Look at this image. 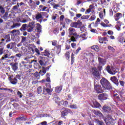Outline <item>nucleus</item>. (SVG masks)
<instances>
[{
    "label": "nucleus",
    "instance_id": "f257e3e1",
    "mask_svg": "<svg viewBox=\"0 0 125 125\" xmlns=\"http://www.w3.org/2000/svg\"><path fill=\"white\" fill-rule=\"evenodd\" d=\"M98 61L99 63L97 68L96 67L92 68L91 72L94 79L97 81H99V80L102 79V77H101L99 72H101L103 70V66L106 65L107 61H106V59H103V58L98 57Z\"/></svg>",
    "mask_w": 125,
    "mask_h": 125
},
{
    "label": "nucleus",
    "instance_id": "f03ea898",
    "mask_svg": "<svg viewBox=\"0 0 125 125\" xmlns=\"http://www.w3.org/2000/svg\"><path fill=\"white\" fill-rule=\"evenodd\" d=\"M80 37V35L77 33L76 29L73 27H69L68 29V38H70L69 41L73 42H77V40Z\"/></svg>",
    "mask_w": 125,
    "mask_h": 125
},
{
    "label": "nucleus",
    "instance_id": "7ed1b4c3",
    "mask_svg": "<svg viewBox=\"0 0 125 125\" xmlns=\"http://www.w3.org/2000/svg\"><path fill=\"white\" fill-rule=\"evenodd\" d=\"M100 83L103 87V88L105 90H111L113 88L112 84L108 80H107L105 77H102V80L100 81Z\"/></svg>",
    "mask_w": 125,
    "mask_h": 125
},
{
    "label": "nucleus",
    "instance_id": "20e7f679",
    "mask_svg": "<svg viewBox=\"0 0 125 125\" xmlns=\"http://www.w3.org/2000/svg\"><path fill=\"white\" fill-rule=\"evenodd\" d=\"M50 67H51V65L48 66L47 67H42V69L40 71L39 73L36 72L34 73V76L37 80H40V78L41 77L40 75L42 76L45 75V74H46V72H48V71H49Z\"/></svg>",
    "mask_w": 125,
    "mask_h": 125
},
{
    "label": "nucleus",
    "instance_id": "39448f33",
    "mask_svg": "<svg viewBox=\"0 0 125 125\" xmlns=\"http://www.w3.org/2000/svg\"><path fill=\"white\" fill-rule=\"evenodd\" d=\"M10 55L8 54H5V55H3V56L0 59V64L1 63H3L4 60H5V59H10L8 60V61H12V62H16V57L15 56H10Z\"/></svg>",
    "mask_w": 125,
    "mask_h": 125
},
{
    "label": "nucleus",
    "instance_id": "423d86ee",
    "mask_svg": "<svg viewBox=\"0 0 125 125\" xmlns=\"http://www.w3.org/2000/svg\"><path fill=\"white\" fill-rule=\"evenodd\" d=\"M8 80L12 84H16L18 83V80H21V75L17 74L15 77L12 75L9 76Z\"/></svg>",
    "mask_w": 125,
    "mask_h": 125
},
{
    "label": "nucleus",
    "instance_id": "0eeeda50",
    "mask_svg": "<svg viewBox=\"0 0 125 125\" xmlns=\"http://www.w3.org/2000/svg\"><path fill=\"white\" fill-rule=\"evenodd\" d=\"M94 89L96 91L97 93H102L104 92V89L102 88L101 85L98 83L94 84Z\"/></svg>",
    "mask_w": 125,
    "mask_h": 125
},
{
    "label": "nucleus",
    "instance_id": "6e6552de",
    "mask_svg": "<svg viewBox=\"0 0 125 125\" xmlns=\"http://www.w3.org/2000/svg\"><path fill=\"white\" fill-rule=\"evenodd\" d=\"M104 121L106 125H111L114 122V118L112 117V115L108 114L107 116V118L104 119Z\"/></svg>",
    "mask_w": 125,
    "mask_h": 125
},
{
    "label": "nucleus",
    "instance_id": "1a4fd4ad",
    "mask_svg": "<svg viewBox=\"0 0 125 125\" xmlns=\"http://www.w3.org/2000/svg\"><path fill=\"white\" fill-rule=\"evenodd\" d=\"M62 111L61 112V116L62 118H65L66 116L68 115V114L71 112V110L69 108H66L65 107H62Z\"/></svg>",
    "mask_w": 125,
    "mask_h": 125
},
{
    "label": "nucleus",
    "instance_id": "9d476101",
    "mask_svg": "<svg viewBox=\"0 0 125 125\" xmlns=\"http://www.w3.org/2000/svg\"><path fill=\"white\" fill-rule=\"evenodd\" d=\"M108 97H109V95L107 94L102 93L100 94L98 96V99L101 101H104L105 100H107V99H108Z\"/></svg>",
    "mask_w": 125,
    "mask_h": 125
},
{
    "label": "nucleus",
    "instance_id": "9b49d317",
    "mask_svg": "<svg viewBox=\"0 0 125 125\" xmlns=\"http://www.w3.org/2000/svg\"><path fill=\"white\" fill-rule=\"evenodd\" d=\"M52 91H53V89L50 88H46L45 87H43V94H44V95H51Z\"/></svg>",
    "mask_w": 125,
    "mask_h": 125
},
{
    "label": "nucleus",
    "instance_id": "f8f14e48",
    "mask_svg": "<svg viewBox=\"0 0 125 125\" xmlns=\"http://www.w3.org/2000/svg\"><path fill=\"white\" fill-rule=\"evenodd\" d=\"M35 23V21L29 22V24L27 26V32H28V33H31V32L34 31V28L36 27Z\"/></svg>",
    "mask_w": 125,
    "mask_h": 125
},
{
    "label": "nucleus",
    "instance_id": "ddd939ff",
    "mask_svg": "<svg viewBox=\"0 0 125 125\" xmlns=\"http://www.w3.org/2000/svg\"><path fill=\"white\" fill-rule=\"evenodd\" d=\"M113 9L114 12L117 13L120 10V3L114 2L113 3Z\"/></svg>",
    "mask_w": 125,
    "mask_h": 125
},
{
    "label": "nucleus",
    "instance_id": "4468645a",
    "mask_svg": "<svg viewBox=\"0 0 125 125\" xmlns=\"http://www.w3.org/2000/svg\"><path fill=\"white\" fill-rule=\"evenodd\" d=\"M21 121H27V117L23 115L21 117L20 116L18 118H16L15 119V123L18 124V123H20Z\"/></svg>",
    "mask_w": 125,
    "mask_h": 125
},
{
    "label": "nucleus",
    "instance_id": "2eb2a0df",
    "mask_svg": "<svg viewBox=\"0 0 125 125\" xmlns=\"http://www.w3.org/2000/svg\"><path fill=\"white\" fill-rule=\"evenodd\" d=\"M45 57H41V60L39 61V63L42 67H44L46 65V62H45Z\"/></svg>",
    "mask_w": 125,
    "mask_h": 125
},
{
    "label": "nucleus",
    "instance_id": "dca6fc26",
    "mask_svg": "<svg viewBox=\"0 0 125 125\" xmlns=\"http://www.w3.org/2000/svg\"><path fill=\"white\" fill-rule=\"evenodd\" d=\"M41 55H42V56L49 57V56H50V51L48 49H46L43 52H41Z\"/></svg>",
    "mask_w": 125,
    "mask_h": 125
},
{
    "label": "nucleus",
    "instance_id": "f3484780",
    "mask_svg": "<svg viewBox=\"0 0 125 125\" xmlns=\"http://www.w3.org/2000/svg\"><path fill=\"white\" fill-rule=\"evenodd\" d=\"M10 66H11V68L13 71H17L18 69V63L17 62H11L10 63Z\"/></svg>",
    "mask_w": 125,
    "mask_h": 125
},
{
    "label": "nucleus",
    "instance_id": "a211bd4d",
    "mask_svg": "<svg viewBox=\"0 0 125 125\" xmlns=\"http://www.w3.org/2000/svg\"><path fill=\"white\" fill-rule=\"evenodd\" d=\"M115 21H119L121 18H123V14L121 13H117L114 15Z\"/></svg>",
    "mask_w": 125,
    "mask_h": 125
},
{
    "label": "nucleus",
    "instance_id": "6ab92c4d",
    "mask_svg": "<svg viewBox=\"0 0 125 125\" xmlns=\"http://www.w3.org/2000/svg\"><path fill=\"white\" fill-rule=\"evenodd\" d=\"M110 81H111V82L113 83H115V84H116L117 86H119V80H118V78H117L115 76L111 77L110 78Z\"/></svg>",
    "mask_w": 125,
    "mask_h": 125
},
{
    "label": "nucleus",
    "instance_id": "aec40b11",
    "mask_svg": "<svg viewBox=\"0 0 125 125\" xmlns=\"http://www.w3.org/2000/svg\"><path fill=\"white\" fill-rule=\"evenodd\" d=\"M92 107H93V108H97L98 109H101V108H102L101 104H100L96 101H93Z\"/></svg>",
    "mask_w": 125,
    "mask_h": 125
},
{
    "label": "nucleus",
    "instance_id": "412c9836",
    "mask_svg": "<svg viewBox=\"0 0 125 125\" xmlns=\"http://www.w3.org/2000/svg\"><path fill=\"white\" fill-rule=\"evenodd\" d=\"M70 27L71 28H76V29H80L81 26L80 25V23L78 22H73L70 24Z\"/></svg>",
    "mask_w": 125,
    "mask_h": 125
},
{
    "label": "nucleus",
    "instance_id": "4be33fe9",
    "mask_svg": "<svg viewBox=\"0 0 125 125\" xmlns=\"http://www.w3.org/2000/svg\"><path fill=\"white\" fill-rule=\"evenodd\" d=\"M102 109L105 112V113H110V112H111V107L108 105H104Z\"/></svg>",
    "mask_w": 125,
    "mask_h": 125
},
{
    "label": "nucleus",
    "instance_id": "5701e85b",
    "mask_svg": "<svg viewBox=\"0 0 125 125\" xmlns=\"http://www.w3.org/2000/svg\"><path fill=\"white\" fill-rule=\"evenodd\" d=\"M16 44V43L15 42H11L9 44H8L6 47L8 49H13L14 48V46H15V45Z\"/></svg>",
    "mask_w": 125,
    "mask_h": 125
},
{
    "label": "nucleus",
    "instance_id": "b1692460",
    "mask_svg": "<svg viewBox=\"0 0 125 125\" xmlns=\"http://www.w3.org/2000/svg\"><path fill=\"white\" fill-rule=\"evenodd\" d=\"M93 112L94 114V115H96V116H98V117H103V114L102 113H101V111L100 110H93Z\"/></svg>",
    "mask_w": 125,
    "mask_h": 125
},
{
    "label": "nucleus",
    "instance_id": "393cba45",
    "mask_svg": "<svg viewBox=\"0 0 125 125\" xmlns=\"http://www.w3.org/2000/svg\"><path fill=\"white\" fill-rule=\"evenodd\" d=\"M47 9V7L43 6V5H40L39 6V10L40 11H49V9H47V10H45V9Z\"/></svg>",
    "mask_w": 125,
    "mask_h": 125
},
{
    "label": "nucleus",
    "instance_id": "a878e982",
    "mask_svg": "<svg viewBox=\"0 0 125 125\" xmlns=\"http://www.w3.org/2000/svg\"><path fill=\"white\" fill-rule=\"evenodd\" d=\"M35 26L37 32L39 33H42V25L40 23H37Z\"/></svg>",
    "mask_w": 125,
    "mask_h": 125
},
{
    "label": "nucleus",
    "instance_id": "bb28decb",
    "mask_svg": "<svg viewBox=\"0 0 125 125\" xmlns=\"http://www.w3.org/2000/svg\"><path fill=\"white\" fill-rule=\"evenodd\" d=\"M50 83L51 81L50 80V77H47V78L45 79H43L42 81L40 82V83Z\"/></svg>",
    "mask_w": 125,
    "mask_h": 125
},
{
    "label": "nucleus",
    "instance_id": "cd10ccee",
    "mask_svg": "<svg viewBox=\"0 0 125 125\" xmlns=\"http://www.w3.org/2000/svg\"><path fill=\"white\" fill-rule=\"evenodd\" d=\"M27 63L28 62H26L22 61L21 63H20V68H23V67H24V68H26L27 66H28V65L26 64H27Z\"/></svg>",
    "mask_w": 125,
    "mask_h": 125
},
{
    "label": "nucleus",
    "instance_id": "c85d7f7f",
    "mask_svg": "<svg viewBox=\"0 0 125 125\" xmlns=\"http://www.w3.org/2000/svg\"><path fill=\"white\" fill-rule=\"evenodd\" d=\"M21 26V23H14L13 25L11 26L10 29H14V28H18V27H20Z\"/></svg>",
    "mask_w": 125,
    "mask_h": 125
},
{
    "label": "nucleus",
    "instance_id": "c756f323",
    "mask_svg": "<svg viewBox=\"0 0 125 125\" xmlns=\"http://www.w3.org/2000/svg\"><path fill=\"white\" fill-rule=\"evenodd\" d=\"M62 90V86H59L55 88V91L56 93H60Z\"/></svg>",
    "mask_w": 125,
    "mask_h": 125
},
{
    "label": "nucleus",
    "instance_id": "7c9ffc66",
    "mask_svg": "<svg viewBox=\"0 0 125 125\" xmlns=\"http://www.w3.org/2000/svg\"><path fill=\"white\" fill-rule=\"evenodd\" d=\"M91 48L97 52H98L100 50L99 47L97 45H93L91 47Z\"/></svg>",
    "mask_w": 125,
    "mask_h": 125
},
{
    "label": "nucleus",
    "instance_id": "2f4dec72",
    "mask_svg": "<svg viewBox=\"0 0 125 125\" xmlns=\"http://www.w3.org/2000/svg\"><path fill=\"white\" fill-rule=\"evenodd\" d=\"M2 18H3V19H4V20H7V19H8V18H9V17L8 16V11H6L5 12V14L2 17Z\"/></svg>",
    "mask_w": 125,
    "mask_h": 125
},
{
    "label": "nucleus",
    "instance_id": "473e14b6",
    "mask_svg": "<svg viewBox=\"0 0 125 125\" xmlns=\"http://www.w3.org/2000/svg\"><path fill=\"white\" fill-rule=\"evenodd\" d=\"M106 70L107 72L109 73V74H110V75H114V73H113L111 70V66L110 65H107L106 66Z\"/></svg>",
    "mask_w": 125,
    "mask_h": 125
},
{
    "label": "nucleus",
    "instance_id": "72a5a7b5",
    "mask_svg": "<svg viewBox=\"0 0 125 125\" xmlns=\"http://www.w3.org/2000/svg\"><path fill=\"white\" fill-rule=\"evenodd\" d=\"M27 28H28V25L25 23L22 24L21 27L20 28L21 31H26Z\"/></svg>",
    "mask_w": 125,
    "mask_h": 125
},
{
    "label": "nucleus",
    "instance_id": "f704fd0d",
    "mask_svg": "<svg viewBox=\"0 0 125 125\" xmlns=\"http://www.w3.org/2000/svg\"><path fill=\"white\" fill-rule=\"evenodd\" d=\"M21 50L23 52V54H27L28 53V49H27L26 46L21 47Z\"/></svg>",
    "mask_w": 125,
    "mask_h": 125
},
{
    "label": "nucleus",
    "instance_id": "c9c22d12",
    "mask_svg": "<svg viewBox=\"0 0 125 125\" xmlns=\"http://www.w3.org/2000/svg\"><path fill=\"white\" fill-rule=\"evenodd\" d=\"M108 49H109L111 52L114 53L116 51V49L113 46H111L110 45L108 46L107 47Z\"/></svg>",
    "mask_w": 125,
    "mask_h": 125
},
{
    "label": "nucleus",
    "instance_id": "e433bc0d",
    "mask_svg": "<svg viewBox=\"0 0 125 125\" xmlns=\"http://www.w3.org/2000/svg\"><path fill=\"white\" fill-rule=\"evenodd\" d=\"M75 54L72 53L71 54V65H73L74 64V62H75Z\"/></svg>",
    "mask_w": 125,
    "mask_h": 125
},
{
    "label": "nucleus",
    "instance_id": "4c0bfd02",
    "mask_svg": "<svg viewBox=\"0 0 125 125\" xmlns=\"http://www.w3.org/2000/svg\"><path fill=\"white\" fill-rule=\"evenodd\" d=\"M64 56L65 57L66 59L67 60H69L70 59V52L69 51H67L66 52Z\"/></svg>",
    "mask_w": 125,
    "mask_h": 125
},
{
    "label": "nucleus",
    "instance_id": "58836bf2",
    "mask_svg": "<svg viewBox=\"0 0 125 125\" xmlns=\"http://www.w3.org/2000/svg\"><path fill=\"white\" fill-rule=\"evenodd\" d=\"M80 38H82L83 40H86V34L85 33L81 34L79 35L78 39H80Z\"/></svg>",
    "mask_w": 125,
    "mask_h": 125
},
{
    "label": "nucleus",
    "instance_id": "ea45409f",
    "mask_svg": "<svg viewBox=\"0 0 125 125\" xmlns=\"http://www.w3.org/2000/svg\"><path fill=\"white\" fill-rule=\"evenodd\" d=\"M36 20H39L41 19V18H42V15L41 13H39L37 15H36V16L35 17Z\"/></svg>",
    "mask_w": 125,
    "mask_h": 125
},
{
    "label": "nucleus",
    "instance_id": "a19ab883",
    "mask_svg": "<svg viewBox=\"0 0 125 125\" xmlns=\"http://www.w3.org/2000/svg\"><path fill=\"white\" fill-rule=\"evenodd\" d=\"M0 12L2 14H4V13H5V9H4V8L1 5H0Z\"/></svg>",
    "mask_w": 125,
    "mask_h": 125
},
{
    "label": "nucleus",
    "instance_id": "79ce46f5",
    "mask_svg": "<svg viewBox=\"0 0 125 125\" xmlns=\"http://www.w3.org/2000/svg\"><path fill=\"white\" fill-rule=\"evenodd\" d=\"M28 50L29 51H28V53L29 54L32 53H32H35V50H34V48H33V47H29Z\"/></svg>",
    "mask_w": 125,
    "mask_h": 125
},
{
    "label": "nucleus",
    "instance_id": "37998d69",
    "mask_svg": "<svg viewBox=\"0 0 125 125\" xmlns=\"http://www.w3.org/2000/svg\"><path fill=\"white\" fill-rule=\"evenodd\" d=\"M95 122H96V124H97V125H104V122H103L102 121H100L98 119H95Z\"/></svg>",
    "mask_w": 125,
    "mask_h": 125
},
{
    "label": "nucleus",
    "instance_id": "c03bdc74",
    "mask_svg": "<svg viewBox=\"0 0 125 125\" xmlns=\"http://www.w3.org/2000/svg\"><path fill=\"white\" fill-rule=\"evenodd\" d=\"M56 103H59L60 102V98L58 97V96H56V97L54 98Z\"/></svg>",
    "mask_w": 125,
    "mask_h": 125
},
{
    "label": "nucleus",
    "instance_id": "a18cd8bd",
    "mask_svg": "<svg viewBox=\"0 0 125 125\" xmlns=\"http://www.w3.org/2000/svg\"><path fill=\"white\" fill-rule=\"evenodd\" d=\"M42 91V87L41 86H39L37 88V93L38 94H41Z\"/></svg>",
    "mask_w": 125,
    "mask_h": 125
},
{
    "label": "nucleus",
    "instance_id": "49530a36",
    "mask_svg": "<svg viewBox=\"0 0 125 125\" xmlns=\"http://www.w3.org/2000/svg\"><path fill=\"white\" fill-rule=\"evenodd\" d=\"M90 15H83L81 17V19L83 20L84 19H88L90 17Z\"/></svg>",
    "mask_w": 125,
    "mask_h": 125
},
{
    "label": "nucleus",
    "instance_id": "de8ad7c7",
    "mask_svg": "<svg viewBox=\"0 0 125 125\" xmlns=\"http://www.w3.org/2000/svg\"><path fill=\"white\" fill-rule=\"evenodd\" d=\"M80 50H82V48H81V47H79L76 51L74 52L75 55H78L79 52H80Z\"/></svg>",
    "mask_w": 125,
    "mask_h": 125
},
{
    "label": "nucleus",
    "instance_id": "09e8293b",
    "mask_svg": "<svg viewBox=\"0 0 125 125\" xmlns=\"http://www.w3.org/2000/svg\"><path fill=\"white\" fill-rule=\"evenodd\" d=\"M21 42H22V43L27 41V37L21 36Z\"/></svg>",
    "mask_w": 125,
    "mask_h": 125
},
{
    "label": "nucleus",
    "instance_id": "8fccbe9b",
    "mask_svg": "<svg viewBox=\"0 0 125 125\" xmlns=\"http://www.w3.org/2000/svg\"><path fill=\"white\" fill-rule=\"evenodd\" d=\"M35 51L36 53V56H40L41 55V53L40 52V50H39L38 48H35Z\"/></svg>",
    "mask_w": 125,
    "mask_h": 125
},
{
    "label": "nucleus",
    "instance_id": "3c124183",
    "mask_svg": "<svg viewBox=\"0 0 125 125\" xmlns=\"http://www.w3.org/2000/svg\"><path fill=\"white\" fill-rule=\"evenodd\" d=\"M56 47L57 48V53H60V51H61V46L60 45H57Z\"/></svg>",
    "mask_w": 125,
    "mask_h": 125
},
{
    "label": "nucleus",
    "instance_id": "603ef678",
    "mask_svg": "<svg viewBox=\"0 0 125 125\" xmlns=\"http://www.w3.org/2000/svg\"><path fill=\"white\" fill-rule=\"evenodd\" d=\"M17 94L18 96H19V97L20 98H21V97H23V94H22L21 92H20V91H18L17 92Z\"/></svg>",
    "mask_w": 125,
    "mask_h": 125
},
{
    "label": "nucleus",
    "instance_id": "864d4df0",
    "mask_svg": "<svg viewBox=\"0 0 125 125\" xmlns=\"http://www.w3.org/2000/svg\"><path fill=\"white\" fill-rule=\"evenodd\" d=\"M3 52H4V47L0 48V55H2V54H3Z\"/></svg>",
    "mask_w": 125,
    "mask_h": 125
},
{
    "label": "nucleus",
    "instance_id": "5fc2aeb1",
    "mask_svg": "<svg viewBox=\"0 0 125 125\" xmlns=\"http://www.w3.org/2000/svg\"><path fill=\"white\" fill-rule=\"evenodd\" d=\"M95 18H96V17L95 16V15H93L91 16V17L89 19V20L90 21H93L95 20Z\"/></svg>",
    "mask_w": 125,
    "mask_h": 125
},
{
    "label": "nucleus",
    "instance_id": "6e6d98bb",
    "mask_svg": "<svg viewBox=\"0 0 125 125\" xmlns=\"http://www.w3.org/2000/svg\"><path fill=\"white\" fill-rule=\"evenodd\" d=\"M57 44V41L54 40L52 41V45H53L54 46H56Z\"/></svg>",
    "mask_w": 125,
    "mask_h": 125
},
{
    "label": "nucleus",
    "instance_id": "4d7b16f0",
    "mask_svg": "<svg viewBox=\"0 0 125 125\" xmlns=\"http://www.w3.org/2000/svg\"><path fill=\"white\" fill-rule=\"evenodd\" d=\"M101 26H103V27H104V28H106V27H109V24H105L104 22H102L101 24Z\"/></svg>",
    "mask_w": 125,
    "mask_h": 125
},
{
    "label": "nucleus",
    "instance_id": "13d9d810",
    "mask_svg": "<svg viewBox=\"0 0 125 125\" xmlns=\"http://www.w3.org/2000/svg\"><path fill=\"white\" fill-rule=\"evenodd\" d=\"M65 22L67 24H70L72 22V20L66 18L65 19Z\"/></svg>",
    "mask_w": 125,
    "mask_h": 125
},
{
    "label": "nucleus",
    "instance_id": "bf43d9fd",
    "mask_svg": "<svg viewBox=\"0 0 125 125\" xmlns=\"http://www.w3.org/2000/svg\"><path fill=\"white\" fill-rule=\"evenodd\" d=\"M57 123H58L57 121H52V122H50V125H57V124H58Z\"/></svg>",
    "mask_w": 125,
    "mask_h": 125
},
{
    "label": "nucleus",
    "instance_id": "052dcab7",
    "mask_svg": "<svg viewBox=\"0 0 125 125\" xmlns=\"http://www.w3.org/2000/svg\"><path fill=\"white\" fill-rule=\"evenodd\" d=\"M101 4H104V5H106L107 4V2L106 1V0H101Z\"/></svg>",
    "mask_w": 125,
    "mask_h": 125
},
{
    "label": "nucleus",
    "instance_id": "680f3d73",
    "mask_svg": "<svg viewBox=\"0 0 125 125\" xmlns=\"http://www.w3.org/2000/svg\"><path fill=\"white\" fill-rule=\"evenodd\" d=\"M115 28L117 31H121V25H117L115 26Z\"/></svg>",
    "mask_w": 125,
    "mask_h": 125
},
{
    "label": "nucleus",
    "instance_id": "e2e57ef3",
    "mask_svg": "<svg viewBox=\"0 0 125 125\" xmlns=\"http://www.w3.org/2000/svg\"><path fill=\"white\" fill-rule=\"evenodd\" d=\"M16 58V57H18V58H20L21 57H22V54L20 53L16 54V55H15Z\"/></svg>",
    "mask_w": 125,
    "mask_h": 125
},
{
    "label": "nucleus",
    "instance_id": "0e129e2a",
    "mask_svg": "<svg viewBox=\"0 0 125 125\" xmlns=\"http://www.w3.org/2000/svg\"><path fill=\"white\" fill-rule=\"evenodd\" d=\"M45 86L46 87V88H51V85L49 83H46Z\"/></svg>",
    "mask_w": 125,
    "mask_h": 125
},
{
    "label": "nucleus",
    "instance_id": "69168bd1",
    "mask_svg": "<svg viewBox=\"0 0 125 125\" xmlns=\"http://www.w3.org/2000/svg\"><path fill=\"white\" fill-rule=\"evenodd\" d=\"M119 83H120V85H122V86H125V82L123 81H119Z\"/></svg>",
    "mask_w": 125,
    "mask_h": 125
},
{
    "label": "nucleus",
    "instance_id": "338daca9",
    "mask_svg": "<svg viewBox=\"0 0 125 125\" xmlns=\"http://www.w3.org/2000/svg\"><path fill=\"white\" fill-rule=\"evenodd\" d=\"M10 38V35L9 34H8V35H5L4 36V39L5 40H7L8 39H9Z\"/></svg>",
    "mask_w": 125,
    "mask_h": 125
},
{
    "label": "nucleus",
    "instance_id": "774afa93",
    "mask_svg": "<svg viewBox=\"0 0 125 125\" xmlns=\"http://www.w3.org/2000/svg\"><path fill=\"white\" fill-rule=\"evenodd\" d=\"M63 121L60 120V121H58V123L57 122V125H63Z\"/></svg>",
    "mask_w": 125,
    "mask_h": 125
}]
</instances>
